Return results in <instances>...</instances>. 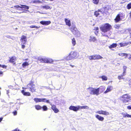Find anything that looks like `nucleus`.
<instances>
[{"mask_svg":"<svg viewBox=\"0 0 131 131\" xmlns=\"http://www.w3.org/2000/svg\"><path fill=\"white\" fill-rule=\"evenodd\" d=\"M21 92L24 95L26 96H29L30 95V93L29 92H25V91H22Z\"/></svg>","mask_w":131,"mask_h":131,"instance_id":"27","label":"nucleus"},{"mask_svg":"<svg viewBox=\"0 0 131 131\" xmlns=\"http://www.w3.org/2000/svg\"><path fill=\"white\" fill-rule=\"evenodd\" d=\"M88 58L90 60H94V55L89 56L88 57Z\"/></svg>","mask_w":131,"mask_h":131,"instance_id":"37","label":"nucleus"},{"mask_svg":"<svg viewBox=\"0 0 131 131\" xmlns=\"http://www.w3.org/2000/svg\"><path fill=\"white\" fill-rule=\"evenodd\" d=\"M35 86L34 84L32 83L29 84L27 85V87L28 89H32Z\"/></svg>","mask_w":131,"mask_h":131,"instance_id":"26","label":"nucleus"},{"mask_svg":"<svg viewBox=\"0 0 131 131\" xmlns=\"http://www.w3.org/2000/svg\"><path fill=\"white\" fill-rule=\"evenodd\" d=\"M99 91H90V93L91 94L97 95L101 93V92H100Z\"/></svg>","mask_w":131,"mask_h":131,"instance_id":"15","label":"nucleus"},{"mask_svg":"<svg viewBox=\"0 0 131 131\" xmlns=\"http://www.w3.org/2000/svg\"><path fill=\"white\" fill-rule=\"evenodd\" d=\"M30 27L31 28H38L40 27V26L38 27L36 26H34V25H32L31 26H30Z\"/></svg>","mask_w":131,"mask_h":131,"instance_id":"39","label":"nucleus"},{"mask_svg":"<svg viewBox=\"0 0 131 131\" xmlns=\"http://www.w3.org/2000/svg\"><path fill=\"white\" fill-rule=\"evenodd\" d=\"M25 61L23 62L22 64V66L23 68H25L26 66H28L29 64V62L28 60V59L25 60Z\"/></svg>","mask_w":131,"mask_h":131,"instance_id":"12","label":"nucleus"},{"mask_svg":"<svg viewBox=\"0 0 131 131\" xmlns=\"http://www.w3.org/2000/svg\"><path fill=\"white\" fill-rule=\"evenodd\" d=\"M129 32H130V33L131 35V31H130Z\"/></svg>","mask_w":131,"mask_h":131,"instance_id":"55","label":"nucleus"},{"mask_svg":"<svg viewBox=\"0 0 131 131\" xmlns=\"http://www.w3.org/2000/svg\"><path fill=\"white\" fill-rule=\"evenodd\" d=\"M34 100L36 103H38L40 102H46L47 103H50L49 100H46L45 99H38L35 98Z\"/></svg>","mask_w":131,"mask_h":131,"instance_id":"6","label":"nucleus"},{"mask_svg":"<svg viewBox=\"0 0 131 131\" xmlns=\"http://www.w3.org/2000/svg\"><path fill=\"white\" fill-rule=\"evenodd\" d=\"M94 29L96 31L95 32V33L96 35V34L98 33L99 31V28L98 27H95Z\"/></svg>","mask_w":131,"mask_h":131,"instance_id":"41","label":"nucleus"},{"mask_svg":"<svg viewBox=\"0 0 131 131\" xmlns=\"http://www.w3.org/2000/svg\"><path fill=\"white\" fill-rule=\"evenodd\" d=\"M79 54L78 52L72 51H71L69 55L65 57L64 59L67 60H74L79 57Z\"/></svg>","mask_w":131,"mask_h":131,"instance_id":"2","label":"nucleus"},{"mask_svg":"<svg viewBox=\"0 0 131 131\" xmlns=\"http://www.w3.org/2000/svg\"><path fill=\"white\" fill-rule=\"evenodd\" d=\"M39 60H40L42 62L45 63H51L53 62V60L50 58H39Z\"/></svg>","mask_w":131,"mask_h":131,"instance_id":"4","label":"nucleus"},{"mask_svg":"<svg viewBox=\"0 0 131 131\" xmlns=\"http://www.w3.org/2000/svg\"><path fill=\"white\" fill-rule=\"evenodd\" d=\"M103 80L106 81L107 80V77L105 75H103L100 77Z\"/></svg>","mask_w":131,"mask_h":131,"instance_id":"33","label":"nucleus"},{"mask_svg":"<svg viewBox=\"0 0 131 131\" xmlns=\"http://www.w3.org/2000/svg\"><path fill=\"white\" fill-rule=\"evenodd\" d=\"M79 106H75L71 105L69 107V109L71 110H72L74 111H77L79 110Z\"/></svg>","mask_w":131,"mask_h":131,"instance_id":"10","label":"nucleus"},{"mask_svg":"<svg viewBox=\"0 0 131 131\" xmlns=\"http://www.w3.org/2000/svg\"><path fill=\"white\" fill-rule=\"evenodd\" d=\"M127 108L128 110H131V105H129L127 106Z\"/></svg>","mask_w":131,"mask_h":131,"instance_id":"44","label":"nucleus"},{"mask_svg":"<svg viewBox=\"0 0 131 131\" xmlns=\"http://www.w3.org/2000/svg\"><path fill=\"white\" fill-rule=\"evenodd\" d=\"M111 28V26L108 23L105 24L103 25L100 27V29L102 31V35L103 36H108V31H109Z\"/></svg>","mask_w":131,"mask_h":131,"instance_id":"1","label":"nucleus"},{"mask_svg":"<svg viewBox=\"0 0 131 131\" xmlns=\"http://www.w3.org/2000/svg\"><path fill=\"white\" fill-rule=\"evenodd\" d=\"M25 47V46L24 45V44L21 43V48H24Z\"/></svg>","mask_w":131,"mask_h":131,"instance_id":"46","label":"nucleus"},{"mask_svg":"<svg viewBox=\"0 0 131 131\" xmlns=\"http://www.w3.org/2000/svg\"><path fill=\"white\" fill-rule=\"evenodd\" d=\"M3 118H0V122H1Z\"/></svg>","mask_w":131,"mask_h":131,"instance_id":"52","label":"nucleus"},{"mask_svg":"<svg viewBox=\"0 0 131 131\" xmlns=\"http://www.w3.org/2000/svg\"><path fill=\"white\" fill-rule=\"evenodd\" d=\"M94 60L99 59H101L103 58V57L99 55L95 54L94 55Z\"/></svg>","mask_w":131,"mask_h":131,"instance_id":"23","label":"nucleus"},{"mask_svg":"<svg viewBox=\"0 0 131 131\" xmlns=\"http://www.w3.org/2000/svg\"><path fill=\"white\" fill-rule=\"evenodd\" d=\"M42 108H43V111H46L47 110V107L45 105L43 106Z\"/></svg>","mask_w":131,"mask_h":131,"instance_id":"38","label":"nucleus"},{"mask_svg":"<svg viewBox=\"0 0 131 131\" xmlns=\"http://www.w3.org/2000/svg\"><path fill=\"white\" fill-rule=\"evenodd\" d=\"M89 89L90 90H105V87L104 86H101L97 89H94L92 87L89 88Z\"/></svg>","mask_w":131,"mask_h":131,"instance_id":"17","label":"nucleus"},{"mask_svg":"<svg viewBox=\"0 0 131 131\" xmlns=\"http://www.w3.org/2000/svg\"><path fill=\"white\" fill-rule=\"evenodd\" d=\"M51 108L56 113H57L59 111V110L56 108V106L54 105H52V106Z\"/></svg>","mask_w":131,"mask_h":131,"instance_id":"18","label":"nucleus"},{"mask_svg":"<svg viewBox=\"0 0 131 131\" xmlns=\"http://www.w3.org/2000/svg\"><path fill=\"white\" fill-rule=\"evenodd\" d=\"M13 113L14 114V115H17V112L16 111H15L14 112H13Z\"/></svg>","mask_w":131,"mask_h":131,"instance_id":"48","label":"nucleus"},{"mask_svg":"<svg viewBox=\"0 0 131 131\" xmlns=\"http://www.w3.org/2000/svg\"><path fill=\"white\" fill-rule=\"evenodd\" d=\"M70 66H71L72 67H73V66H72L71 65H70Z\"/></svg>","mask_w":131,"mask_h":131,"instance_id":"56","label":"nucleus"},{"mask_svg":"<svg viewBox=\"0 0 131 131\" xmlns=\"http://www.w3.org/2000/svg\"><path fill=\"white\" fill-rule=\"evenodd\" d=\"M125 74L123 75V74L122 73V74L121 75H119L118 76V78L119 80L123 79L124 78L123 77L125 76Z\"/></svg>","mask_w":131,"mask_h":131,"instance_id":"34","label":"nucleus"},{"mask_svg":"<svg viewBox=\"0 0 131 131\" xmlns=\"http://www.w3.org/2000/svg\"><path fill=\"white\" fill-rule=\"evenodd\" d=\"M71 40V42L73 46H75L76 44V41L75 39L74 38H73Z\"/></svg>","mask_w":131,"mask_h":131,"instance_id":"31","label":"nucleus"},{"mask_svg":"<svg viewBox=\"0 0 131 131\" xmlns=\"http://www.w3.org/2000/svg\"><path fill=\"white\" fill-rule=\"evenodd\" d=\"M95 113H97L99 114L103 115L106 116L109 115V113L106 111L102 110L97 111Z\"/></svg>","mask_w":131,"mask_h":131,"instance_id":"8","label":"nucleus"},{"mask_svg":"<svg viewBox=\"0 0 131 131\" xmlns=\"http://www.w3.org/2000/svg\"><path fill=\"white\" fill-rule=\"evenodd\" d=\"M8 92H8V91H7V93L8 94Z\"/></svg>","mask_w":131,"mask_h":131,"instance_id":"57","label":"nucleus"},{"mask_svg":"<svg viewBox=\"0 0 131 131\" xmlns=\"http://www.w3.org/2000/svg\"><path fill=\"white\" fill-rule=\"evenodd\" d=\"M20 6H21L19 5H16L14 7L17 10H21L23 9H29V7L27 6L22 5H20Z\"/></svg>","mask_w":131,"mask_h":131,"instance_id":"7","label":"nucleus"},{"mask_svg":"<svg viewBox=\"0 0 131 131\" xmlns=\"http://www.w3.org/2000/svg\"><path fill=\"white\" fill-rule=\"evenodd\" d=\"M2 67L3 68H6L7 66L5 65H1V67Z\"/></svg>","mask_w":131,"mask_h":131,"instance_id":"45","label":"nucleus"},{"mask_svg":"<svg viewBox=\"0 0 131 131\" xmlns=\"http://www.w3.org/2000/svg\"><path fill=\"white\" fill-rule=\"evenodd\" d=\"M120 100L124 103L126 104L131 100V96L128 94H124L121 97Z\"/></svg>","mask_w":131,"mask_h":131,"instance_id":"3","label":"nucleus"},{"mask_svg":"<svg viewBox=\"0 0 131 131\" xmlns=\"http://www.w3.org/2000/svg\"><path fill=\"white\" fill-rule=\"evenodd\" d=\"M110 91H106L104 92V93H106Z\"/></svg>","mask_w":131,"mask_h":131,"instance_id":"50","label":"nucleus"},{"mask_svg":"<svg viewBox=\"0 0 131 131\" xmlns=\"http://www.w3.org/2000/svg\"><path fill=\"white\" fill-rule=\"evenodd\" d=\"M131 44V42L130 41L127 42H124L121 43H119L120 47H123L126 46L128 44Z\"/></svg>","mask_w":131,"mask_h":131,"instance_id":"13","label":"nucleus"},{"mask_svg":"<svg viewBox=\"0 0 131 131\" xmlns=\"http://www.w3.org/2000/svg\"><path fill=\"white\" fill-rule=\"evenodd\" d=\"M1 64H0V67H1Z\"/></svg>","mask_w":131,"mask_h":131,"instance_id":"58","label":"nucleus"},{"mask_svg":"<svg viewBox=\"0 0 131 131\" xmlns=\"http://www.w3.org/2000/svg\"><path fill=\"white\" fill-rule=\"evenodd\" d=\"M40 23L43 25H48L50 24L51 22L50 21H42L40 22Z\"/></svg>","mask_w":131,"mask_h":131,"instance_id":"14","label":"nucleus"},{"mask_svg":"<svg viewBox=\"0 0 131 131\" xmlns=\"http://www.w3.org/2000/svg\"><path fill=\"white\" fill-rule=\"evenodd\" d=\"M3 73V72L2 71H0V74H1Z\"/></svg>","mask_w":131,"mask_h":131,"instance_id":"53","label":"nucleus"},{"mask_svg":"<svg viewBox=\"0 0 131 131\" xmlns=\"http://www.w3.org/2000/svg\"><path fill=\"white\" fill-rule=\"evenodd\" d=\"M127 8L128 9H129L131 8V3L128 4L127 6Z\"/></svg>","mask_w":131,"mask_h":131,"instance_id":"43","label":"nucleus"},{"mask_svg":"<svg viewBox=\"0 0 131 131\" xmlns=\"http://www.w3.org/2000/svg\"><path fill=\"white\" fill-rule=\"evenodd\" d=\"M122 114L123 117H127L131 118V115L128 114L126 113H122Z\"/></svg>","mask_w":131,"mask_h":131,"instance_id":"20","label":"nucleus"},{"mask_svg":"<svg viewBox=\"0 0 131 131\" xmlns=\"http://www.w3.org/2000/svg\"><path fill=\"white\" fill-rule=\"evenodd\" d=\"M16 60V58L15 57H12L10 58L9 61L11 63H13Z\"/></svg>","mask_w":131,"mask_h":131,"instance_id":"21","label":"nucleus"},{"mask_svg":"<svg viewBox=\"0 0 131 131\" xmlns=\"http://www.w3.org/2000/svg\"><path fill=\"white\" fill-rule=\"evenodd\" d=\"M128 54L126 53H118V55L119 56H121L122 57L125 56V58L127 57Z\"/></svg>","mask_w":131,"mask_h":131,"instance_id":"30","label":"nucleus"},{"mask_svg":"<svg viewBox=\"0 0 131 131\" xmlns=\"http://www.w3.org/2000/svg\"><path fill=\"white\" fill-rule=\"evenodd\" d=\"M66 25L70 27L71 26V23L70 21L68 19L65 18L64 19Z\"/></svg>","mask_w":131,"mask_h":131,"instance_id":"19","label":"nucleus"},{"mask_svg":"<svg viewBox=\"0 0 131 131\" xmlns=\"http://www.w3.org/2000/svg\"><path fill=\"white\" fill-rule=\"evenodd\" d=\"M96 39L94 36H91L90 37V38L89 39V40L90 42L93 41L94 42L95 41H96Z\"/></svg>","mask_w":131,"mask_h":131,"instance_id":"22","label":"nucleus"},{"mask_svg":"<svg viewBox=\"0 0 131 131\" xmlns=\"http://www.w3.org/2000/svg\"><path fill=\"white\" fill-rule=\"evenodd\" d=\"M77 29L75 28H74L73 29H71V30L72 33L77 37L79 36L80 35V32L77 30H76Z\"/></svg>","mask_w":131,"mask_h":131,"instance_id":"9","label":"nucleus"},{"mask_svg":"<svg viewBox=\"0 0 131 131\" xmlns=\"http://www.w3.org/2000/svg\"><path fill=\"white\" fill-rule=\"evenodd\" d=\"M121 20L120 15L119 14L118 15L115 19V22H117Z\"/></svg>","mask_w":131,"mask_h":131,"instance_id":"24","label":"nucleus"},{"mask_svg":"<svg viewBox=\"0 0 131 131\" xmlns=\"http://www.w3.org/2000/svg\"><path fill=\"white\" fill-rule=\"evenodd\" d=\"M113 89V87L111 86H108L106 90H111Z\"/></svg>","mask_w":131,"mask_h":131,"instance_id":"40","label":"nucleus"},{"mask_svg":"<svg viewBox=\"0 0 131 131\" xmlns=\"http://www.w3.org/2000/svg\"><path fill=\"white\" fill-rule=\"evenodd\" d=\"M95 117L99 120L101 121H103L104 119V118L103 117L98 115H95Z\"/></svg>","mask_w":131,"mask_h":131,"instance_id":"16","label":"nucleus"},{"mask_svg":"<svg viewBox=\"0 0 131 131\" xmlns=\"http://www.w3.org/2000/svg\"><path fill=\"white\" fill-rule=\"evenodd\" d=\"M27 41V38L24 35H23L21 37V43L23 44H25Z\"/></svg>","mask_w":131,"mask_h":131,"instance_id":"11","label":"nucleus"},{"mask_svg":"<svg viewBox=\"0 0 131 131\" xmlns=\"http://www.w3.org/2000/svg\"><path fill=\"white\" fill-rule=\"evenodd\" d=\"M128 59L129 60H130L131 59V55H130V57H129L128 58Z\"/></svg>","mask_w":131,"mask_h":131,"instance_id":"51","label":"nucleus"},{"mask_svg":"<svg viewBox=\"0 0 131 131\" xmlns=\"http://www.w3.org/2000/svg\"><path fill=\"white\" fill-rule=\"evenodd\" d=\"M130 16L131 17V13H130Z\"/></svg>","mask_w":131,"mask_h":131,"instance_id":"54","label":"nucleus"},{"mask_svg":"<svg viewBox=\"0 0 131 131\" xmlns=\"http://www.w3.org/2000/svg\"><path fill=\"white\" fill-rule=\"evenodd\" d=\"M129 86L131 87V81H130L129 82Z\"/></svg>","mask_w":131,"mask_h":131,"instance_id":"49","label":"nucleus"},{"mask_svg":"<svg viewBox=\"0 0 131 131\" xmlns=\"http://www.w3.org/2000/svg\"><path fill=\"white\" fill-rule=\"evenodd\" d=\"M35 108L37 110L41 109L42 108V107L39 105H36L35 106Z\"/></svg>","mask_w":131,"mask_h":131,"instance_id":"36","label":"nucleus"},{"mask_svg":"<svg viewBox=\"0 0 131 131\" xmlns=\"http://www.w3.org/2000/svg\"><path fill=\"white\" fill-rule=\"evenodd\" d=\"M107 7H105V9H104V12H107Z\"/></svg>","mask_w":131,"mask_h":131,"instance_id":"47","label":"nucleus"},{"mask_svg":"<svg viewBox=\"0 0 131 131\" xmlns=\"http://www.w3.org/2000/svg\"><path fill=\"white\" fill-rule=\"evenodd\" d=\"M79 107V109H88L89 108V107L87 106L84 105V106H79L78 107Z\"/></svg>","mask_w":131,"mask_h":131,"instance_id":"28","label":"nucleus"},{"mask_svg":"<svg viewBox=\"0 0 131 131\" xmlns=\"http://www.w3.org/2000/svg\"><path fill=\"white\" fill-rule=\"evenodd\" d=\"M127 69V66H124L123 67V75L125 74L126 75V71Z\"/></svg>","mask_w":131,"mask_h":131,"instance_id":"29","label":"nucleus"},{"mask_svg":"<svg viewBox=\"0 0 131 131\" xmlns=\"http://www.w3.org/2000/svg\"><path fill=\"white\" fill-rule=\"evenodd\" d=\"M94 15L96 17H100L104 15V13L101 11L98 10L94 12Z\"/></svg>","mask_w":131,"mask_h":131,"instance_id":"5","label":"nucleus"},{"mask_svg":"<svg viewBox=\"0 0 131 131\" xmlns=\"http://www.w3.org/2000/svg\"><path fill=\"white\" fill-rule=\"evenodd\" d=\"M41 8L42 9H51V8L50 6L48 5L41 6Z\"/></svg>","mask_w":131,"mask_h":131,"instance_id":"25","label":"nucleus"},{"mask_svg":"<svg viewBox=\"0 0 131 131\" xmlns=\"http://www.w3.org/2000/svg\"><path fill=\"white\" fill-rule=\"evenodd\" d=\"M117 46V44L116 43H113L112 45L109 46V48L110 49L112 48L116 47Z\"/></svg>","mask_w":131,"mask_h":131,"instance_id":"32","label":"nucleus"},{"mask_svg":"<svg viewBox=\"0 0 131 131\" xmlns=\"http://www.w3.org/2000/svg\"><path fill=\"white\" fill-rule=\"evenodd\" d=\"M0 89H2L0 87Z\"/></svg>","mask_w":131,"mask_h":131,"instance_id":"59","label":"nucleus"},{"mask_svg":"<svg viewBox=\"0 0 131 131\" xmlns=\"http://www.w3.org/2000/svg\"><path fill=\"white\" fill-rule=\"evenodd\" d=\"M31 2L32 3H41L42 2L38 0H33L31 1Z\"/></svg>","mask_w":131,"mask_h":131,"instance_id":"35","label":"nucleus"},{"mask_svg":"<svg viewBox=\"0 0 131 131\" xmlns=\"http://www.w3.org/2000/svg\"><path fill=\"white\" fill-rule=\"evenodd\" d=\"M93 3L95 4H98L99 2V0H93Z\"/></svg>","mask_w":131,"mask_h":131,"instance_id":"42","label":"nucleus"}]
</instances>
